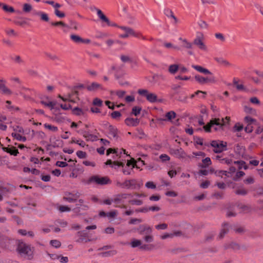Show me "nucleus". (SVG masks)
Instances as JSON below:
<instances>
[{
  "label": "nucleus",
  "mask_w": 263,
  "mask_h": 263,
  "mask_svg": "<svg viewBox=\"0 0 263 263\" xmlns=\"http://www.w3.org/2000/svg\"><path fill=\"white\" fill-rule=\"evenodd\" d=\"M229 118L226 117L225 119H215L210 121L209 123L203 126V128L206 132H210L211 129L215 131H221L223 127L229 122Z\"/></svg>",
  "instance_id": "nucleus-1"
},
{
  "label": "nucleus",
  "mask_w": 263,
  "mask_h": 263,
  "mask_svg": "<svg viewBox=\"0 0 263 263\" xmlns=\"http://www.w3.org/2000/svg\"><path fill=\"white\" fill-rule=\"evenodd\" d=\"M198 72L205 76V77H203L198 74V83L205 84L216 82V79L213 73L208 69L201 66H198Z\"/></svg>",
  "instance_id": "nucleus-2"
},
{
  "label": "nucleus",
  "mask_w": 263,
  "mask_h": 263,
  "mask_svg": "<svg viewBox=\"0 0 263 263\" xmlns=\"http://www.w3.org/2000/svg\"><path fill=\"white\" fill-rule=\"evenodd\" d=\"M18 253L23 257L31 259L33 257V250L30 245L23 242H20L17 247Z\"/></svg>",
  "instance_id": "nucleus-3"
},
{
  "label": "nucleus",
  "mask_w": 263,
  "mask_h": 263,
  "mask_svg": "<svg viewBox=\"0 0 263 263\" xmlns=\"http://www.w3.org/2000/svg\"><path fill=\"white\" fill-rule=\"evenodd\" d=\"M230 229H233L234 231L239 234L242 233L244 232L245 230L242 227H239L238 228H235L234 226L232 225H230V224L228 223H224L222 225V228L221 229L220 232L219 234V238L221 239L228 232H229Z\"/></svg>",
  "instance_id": "nucleus-4"
},
{
  "label": "nucleus",
  "mask_w": 263,
  "mask_h": 263,
  "mask_svg": "<svg viewBox=\"0 0 263 263\" xmlns=\"http://www.w3.org/2000/svg\"><path fill=\"white\" fill-rule=\"evenodd\" d=\"M139 95L145 97L146 100L150 103H154L157 102H160L157 98V96L152 92H149L147 89H140L138 90Z\"/></svg>",
  "instance_id": "nucleus-5"
},
{
  "label": "nucleus",
  "mask_w": 263,
  "mask_h": 263,
  "mask_svg": "<svg viewBox=\"0 0 263 263\" xmlns=\"http://www.w3.org/2000/svg\"><path fill=\"white\" fill-rule=\"evenodd\" d=\"M210 145L213 147V151L216 153H220L227 150V143L223 141L213 140Z\"/></svg>",
  "instance_id": "nucleus-6"
},
{
  "label": "nucleus",
  "mask_w": 263,
  "mask_h": 263,
  "mask_svg": "<svg viewBox=\"0 0 263 263\" xmlns=\"http://www.w3.org/2000/svg\"><path fill=\"white\" fill-rule=\"evenodd\" d=\"M80 193L77 191H73L71 192H66L64 193L63 199L69 203L75 202L80 197Z\"/></svg>",
  "instance_id": "nucleus-7"
},
{
  "label": "nucleus",
  "mask_w": 263,
  "mask_h": 263,
  "mask_svg": "<svg viewBox=\"0 0 263 263\" xmlns=\"http://www.w3.org/2000/svg\"><path fill=\"white\" fill-rule=\"evenodd\" d=\"M89 182H94L99 185H105L111 183V181L108 177H100L93 176L90 178Z\"/></svg>",
  "instance_id": "nucleus-8"
},
{
  "label": "nucleus",
  "mask_w": 263,
  "mask_h": 263,
  "mask_svg": "<svg viewBox=\"0 0 263 263\" xmlns=\"http://www.w3.org/2000/svg\"><path fill=\"white\" fill-rule=\"evenodd\" d=\"M171 153L175 155L177 158L185 159L186 160L193 157V156L187 155L181 148L171 149Z\"/></svg>",
  "instance_id": "nucleus-9"
},
{
  "label": "nucleus",
  "mask_w": 263,
  "mask_h": 263,
  "mask_svg": "<svg viewBox=\"0 0 263 263\" xmlns=\"http://www.w3.org/2000/svg\"><path fill=\"white\" fill-rule=\"evenodd\" d=\"M76 237L78 238L76 241L78 243L87 242L90 241V239L88 238V233L86 230L79 231L76 234Z\"/></svg>",
  "instance_id": "nucleus-10"
},
{
  "label": "nucleus",
  "mask_w": 263,
  "mask_h": 263,
  "mask_svg": "<svg viewBox=\"0 0 263 263\" xmlns=\"http://www.w3.org/2000/svg\"><path fill=\"white\" fill-rule=\"evenodd\" d=\"M79 203H76V208L73 209V211L76 213H79L81 211H87L89 209V206L86 202H85L84 200L79 199Z\"/></svg>",
  "instance_id": "nucleus-11"
},
{
  "label": "nucleus",
  "mask_w": 263,
  "mask_h": 263,
  "mask_svg": "<svg viewBox=\"0 0 263 263\" xmlns=\"http://www.w3.org/2000/svg\"><path fill=\"white\" fill-rule=\"evenodd\" d=\"M124 189H136L139 188L140 184L138 183L137 181L135 179L126 180L124 182Z\"/></svg>",
  "instance_id": "nucleus-12"
},
{
  "label": "nucleus",
  "mask_w": 263,
  "mask_h": 263,
  "mask_svg": "<svg viewBox=\"0 0 263 263\" xmlns=\"http://www.w3.org/2000/svg\"><path fill=\"white\" fill-rule=\"evenodd\" d=\"M200 116L198 119V125H202L204 124V121L208 119V115L207 110L204 106L201 105L200 109Z\"/></svg>",
  "instance_id": "nucleus-13"
},
{
  "label": "nucleus",
  "mask_w": 263,
  "mask_h": 263,
  "mask_svg": "<svg viewBox=\"0 0 263 263\" xmlns=\"http://www.w3.org/2000/svg\"><path fill=\"white\" fill-rule=\"evenodd\" d=\"M118 131L116 127L112 125H109L108 127V137L110 139L117 140L118 139Z\"/></svg>",
  "instance_id": "nucleus-14"
},
{
  "label": "nucleus",
  "mask_w": 263,
  "mask_h": 263,
  "mask_svg": "<svg viewBox=\"0 0 263 263\" xmlns=\"http://www.w3.org/2000/svg\"><path fill=\"white\" fill-rule=\"evenodd\" d=\"M138 231L140 235L151 234L152 233V229L149 226L143 224L139 227Z\"/></svg>",
  "instance_id": "nucleus-15"
},
{
  "label": "nucleus",
  "mask_w": 263,
  "mask_h": 263,
  "mask_svg": "<svg viewBox=\"0 0 263 263\" xmlns=\"http://www.w3.org/2000/svg\"><path fill=\"white\" fill-rule=\"evenodd\" d=\"M120 28L123 30L125 33L120 35V37L121 38H127L129 36H132L134 34V30L131 28L126 26H120Z\"/></svg>",
  "instance_id": "nucleus-16"
},
{
  "label": "nucleus",
  "mask_w": 263,
  "mask_h": 263,
  "mask_svg": "<svg viewBox=\"0 0 263 263\" xmlns=\"http://www.w3.org/2000/svg\"><path fill=\"white\" fill-rule=\"evenodd\" d=\"M134 167L135 164L132 162L127 161L125 167L122 169V172L124 175H129Z\"/></svg>",
  "instance_id": "nucleus-17"
},
{
  "label": "nucleus",
  "mask_w": 263,
  "mask_h": 263,
  "mask_svg": "<svg viewBox=\"0 0 263 263\" xmlns=\"http://www.w3.org/2000/svg\"><path fill=\"white\" fill-rule=\"evenodd\" d=\"M140 121L138 118H127L125 120V123L128 126H137L139 124Z\"/></svg>",
  "instance_id": "nucleus-18"
},
{
  "label": "nucleus",
  "mask_w": 263,
  "mask_h": 263,
  "mask_svg": "<svg viewBox=\"0 0 263 263\" xmlns=\"http://www.w3.org/2000/svg\"><path fill=\"white\" fill-rule=\"evenodd\" d=\"M87 89L89 91H95L98 89H102L103 87L100 84L96 82H93L87 86Z\"/></svg>",
  "instance_id": "nucleus-19"
},
{
  "label": "nucleus",
  "mask_w": 263,
  "mask_h": 263,
  "mask_svg": "<svg viewBox=\"0 0 263 263\" xmlns=\"http://www.w3.org/2000/svg\"><path fill=\"white\" fill-rule=\"evenodd\" d=\"M201 163L198 164V166L201 168H206L212 164L211 159L209 157L202 158Z\"/></svg>",
  "instance_id": "nucleus-20"
},
{
  "label": "nucleus",
  "mask_w": 263,
  "mask_h": 263,
  "mask_svg": "<svg viewBox=\"0 0 263 263\" xmlns=\"http://www.w3.org/2000/svg\"><path fill=\"white\" fill-rule=\"evenodd\" d=\"M10 243V240L7 237L2 235L0 234V245L2 247L6 248Z\"/></svg>",
  "instance_id": "nucleus-21"
},
{
  "label": "nucleus",
  "mask_w": 263,
  "mask_h": 263,
  "mask_svg": "<svg viewBox=\"0 0 263 263\" xmlns=\"http://www.w3.org/2000/svg\"><path fill=\"white\" fill-rule=\"evenodd\" d=\"M79 132L83 135V137L86 139V140L94 141L97 139V137L96 136L89 134L86 131L81 130Z\"/></svg>",
  "instance_id": "nucleus-22"
},
{
  "label": "nucleus",
  "mask_w": 263,
  "mask_h": 263,
  "mask_svg": "<svg viewBox=\"0 0 263 263\" xmlns=\"http://www.w3.org/2000/svg\"><path fill=\"white\" fill-rule=\"evenodd\" d=\"M98 17L103 21L107 23L108 25H110L109 19L103 13L100 9H96Z\"/></svg>",
  "instance_id": "nucleus-23"
},
{
  "label": "nucleus",
  "mask_w": 263,
  "mask_h": 263,
  "mask_svg": "<svg viewBox=\"0 0 263 263\" xmlns=\"http://www.w3.org/2000/svg\"><path fill=\"white\" fill-rule=\"evenodd\" d=\"M198 49L204 52H208L209 49L206 44L202 41L200 36H198Z\"/></svg>",
  "instance_id": "nucleus-24"
},
{
  "label": "nucleus",
  "mask_w": 263,
  "mask_h": 263,
  "mask_svg": "<svg viewBox=\"0 0 263 263\" xmlns=\"http://www.w3.org/2000/svg\"><path fill=\"white\" fill-rule=\"evenodd\" d=\"M216 159L220 161L222 164H227L228 165H233L234 161L229 158H221V156H216Z\"/></svg>",
  "instance_id": "nucleus-25"
},
{
  "label": "nucleus",
  "mask_w": 263,
  "mask_h": 263,
  "mask_svg": "<svg viewBox=\"0 0 263 263\" xmlns=\"http://www.w3.org/2000/svg\"><path fill=\"white\" fill-rule=\"evenodd\" d=\"M2 148L4 151H5L8 153H9L11 155H13L14 156H16L17 154L18 153V150L14 147H3Z\"/></svg>",
  "instance_id": "nucleus-26"
},
{
  "label": "nucleus",
  "mask_w": 263,
  "mask_h": 263,
  "mask_svg": "<svg viewBox=\"0 0 263 263\" xmlns=\"http://www.w3.org/2000/svg\"><path fill=\"white\" fill-rule=\"evenodd\" d=\"M51 146L53 147H58L62 145V141L59 139L53 138L50 139Z\"/></svg>",
  "instance_id": "nucleus-27"
},
{
  "label": "nucleus",
  "mask_w": 263,
  "mask_h": 263,
  "mask_svg": "<svg viewBox=\"0 0 263 263\" xmlns=\"http://www.w3.org/2000/svg\"><path fill=\"white\" fill-rule=\"evenodd\" d=\"M0 90L4 94H6V95H11L12 94L11 90L6 86L5 83H4L3 84H0Z\"/></svg>",
  "instance_id": "nucleus-28"
},
{
  "label": "nucleus",
  "mask_w": 263,
  "mask_h": 263,
  "mask_svg": "<svg viewBox=\"0 0 263 263\" xmlns=\"http://www.w3.org/2000/svg\"><path fill=\"white\" fill-rule=\"evenodd\" d=\"M34 14L36 15H39L41 16V18L42 20L45 21V22H48L49 20L48 15L47 13H44L42 11H36L34 12Z\"/></svg>",
  "instance_id": "nucleus-29"
},
{
  "label": "nucleus",
  "mask_w": 263,
  "mask_h": 263,
  "mask_svg": "<svg viewBox=\"0 0 263 263\" xmlns=\"http://www.w3.org/2000/svg\"><path fill=\"white\" fill-rule=\"evenodd\" d=\"M41 103L44 105L45 106L50 108L51 109H52L55 105V103L54 102L51 101H46L45 100H42L41 101Z\"/></svg>",
  "instance_id": "nucleus-30"
},
{
  "label": "nucleus",
  "mask_w": 263,
  "mask_h": 263,
  "mask_svg": "<svg viewBox=\"0 0 263 263\" xmlns=\"http://www.w3.org/2000/svg\"><path fill=\"white\" fill-rule=\"evenodd\" d=\"M176 113L174 111H168L167 112L166 114H165V118L166 119H160V120H161V121H165V120H171L172 119H174L176 117Z\"/></svg>",
  "instance_id": "nucleus-31"
},
{
  "label": "nucleus",
  "mask_w": 263,
  "mask_h": 263,
  "mask_svg": "<svg viewBox=\"0 0 263 263\" xmlns=\"http://www.w3.org/2000/svg\"><path fill=\"white\" fill-rule=\"evenodd\" d=\"M164 13L168 17H171L174 19L175 23L177 22V18L174 15L171 10L166 8L164 10Z\"/></svg>",
  "instance_id": "nucleus-32"
},
{
  "label": "nucleus",
  "mask_w": 263,
  "mask_h": 263,
  "mask_svg": "<svg viewBox=\"0 0 263 263\" xmlns=\"http://www.w3.org/2000/svg\"><path fill=\"white\" fill-rule=\"evenodd\" d=\"M234 164L237 165L239 169L243 168L245 170L248 168V166L246 165V162L243 161H234Z\"/></svg>",
  "instance_id": "nucleus-33"
},
{
  "label": "nucleus",
  "mask_w": 263,
  "mask_h": 263,
  "mask_svg": "<svg viewBox=\"0 0 263 263\" xmlns=\"http://www.w3.org/2000/svg\"><path fill=\"white\" fill-rule=\"evenodd\" d=\"M11 135L13 137L15 138L17 140L22 142H25L27 140L26 138L24 136H21L20 134L16 133H12Z\"/></svg>",
  "instance_id": "nucleus-34"
},
{
  "label": "nucleus",
  "mask_w": 263,
  "mask_h": 263,
  "mask_svg": "<svg viewBox=\"0 0 263 263\" xmlns=\"http://www.w3.org/2000/svg\"><path fill=\"white\" fill-rule=\"evenodd\" d=\"M73 113L77 116H84L85 114V111L82 109L76 107L72 109Z\"/></svg>",
  "instance_id": "nucleus-35"
},
{
  "label": "nucleus",
  "mask_w": 263,
  "mask_h": 263,
  "mask_svg": "<svg viewBox=\"0 0 263 263\" xmlns=\"http://www.w3.org/2000/svg\"><path fill=\"white\" fill-rule=\"evenodd\" d=\"M179 40L182 42L181 47L186 49H191L192 48V44L191 43L187 42L186 40H183L181 37H180Z\"/></svg>",
  "instance_id": "nucleus-36"
},
{
  "label": "nucleus",
  "mask_w": 263,
  "mask_h": 263,
  "mask_svg": "<svg viewBox=\"0 0 263 263\" xmlns=\"http://www.w3.org/2000/svg\"><path fill=\"white\" fill-rule=\"evenodd\" d=\"M70 37V39L76 43H81L82 41H84L82 37L77 35L71 34Z\"/></svg>",
  "instance_id": "nucleus-37"
},
{
  "label": "nucleus",
  "mask_w": 263,
  "mask_h": 263,
  "mask_svg": "<svg viewBox=\"0 0 263 263\" xmlns=\"http://www.w3.org/2000/svg\"><path fill=\"white\" fill-rule=\"evenodd\" d=\"M214 174L216 176L222 177L223 176H226L229 177L230 176L228 175V172L223 170H218L214 172Z\"/></svg>",
  "instance_id": "nucleus-38"
},
{
  "label": "nucleus",
  "mask_w": 263,
  "mask_h": 263,
  "mask_svg": "<svg viewBox=\"0 0 263 263\" xmlns=\"http://www.w3.org/2000/svg\"><path fill=\"white\" fill-rule=\"evenodd\" d=\"M55 224L62 228H65L68 225V222L63 219H59L55 222Z\"/></svg>",
  "instance_id": "nucleus-39"
},
{
  "label": "nucleus",
  "mask_w": 263,
  "mask_h": 263,
  "mask_svg": "<svg viewBox=\"0 0 263 263\" xmlns=\"http://www.w3.org/2000/svg\"><path fill=\"white\" fill-rule=\"evenodd\" d=\"M233 84L235 85V87H236L237 89L238 90H243L245 89V86L243 84H239L238 83V80L236 78L233 79Z\"/></svg>",
  "instance_id": "nucleus-40"
},
{
  "label": "nucleus",
  "mask_w": 263,
  "mask_h": 263,
  "mask_svg": "<svg viewBox=\"0 0 263 263\" xmlns=\"http://www.w3.org/2000/svg\"><path fill=\"white\" fill-rule=\"evenodd\" d=\"M7 105L6 107L10 111H17L19 110V108L18 107L11 105V102L10 101H7L6 102Z\"/></svg>",
  "instance_id": "nucleus-41"
},
{
  "label": "nucleus",
  "mask_w": 263,
  "mask_h": 263,
  "mask_svg": "<svg viewBox=\"0 0 263 263\" xmlns=\"http://www.w3.org/2000/svg\"><path fill=\"white\" fill-rule=\"evenodd\" d=\"M141 244V240L136 239H133L130 242V246L132 248L140 247Z\"/></svg>",
  "instance_id": "nucleus-42"
},
{
  "label": "nucleus",
  "mask_w": 263,
  "mask_h": 263,
  "mask_svg": "<svg viewBox=\"0 0 263 263\" xmlns=\"http://www.w3.org/2000/svg\"><path fill=\"white\" fill-rule=\"evenodd\" d=\"M178 66L176 64L171 65L168 68L169 72L172 74H175L178 70Z\"/></svg>",
  "instance_id": "nucleus-43"
},
{
  "label": "nucleus",
  "mask_w": 263,
  "mask_h": 263,
  "mask_svg": "<svg viewBox=\"0 0 263 263\" xmlns=\"http://www.w3.org/2000/svg\"><path fill=\"white\" fill-rule=\"evenodd\" d=\"M204 169L200 170L198 171V174L201 176H206L208 175L210 172H213L214 171L212 169L210 170H206V168H203Z\"/></svg>",
  "instance_id": "nucleus-44"
},
{
  "label": "nucleus",
  "mask_w": 263,
  "mask_h": 263,
  "mask_svg": "<svg viewBox=\"0 0 263 263\" xmlns=\"http://www.w3.org/2000/svg\"><path fill=\"white\" fill-rule=\"evenodd\" d=\"M50 244L51 246H52L53 247L55 248H59L61 246V242L57 239L51 240L50 241Z\"/></svg>",
  "instance_id": "nucleus-45"
},
{
  "label": "nucleus",
  "mask_w": 263,
  "mask_h": 263,
  "mask_svg": "<svg viewBox=\"0 0 263 263\" xmlns=\"http://www.w3.org/2000/svg\"><path fill=\"white\" fill-rule=\"evenodd\" d=\"M244 121L247 124H252L256 122V120L255 119L252 118L250 116L245 117Z\"/></svg>",
  "instance_id": "nucleus-46"
},
{
  "label": "nucleus",
  "mask_w": 263,
  "mask_h": 263,
  "mask_svg": "<svg viewBox=\"0 0 263 263\" xmlns=\"http://www.w3.org/2000/svg\"><path fill=\"white\" fill-rule=\"evenodd\" d=\"M215 60L219 64L225 65V66H228L230 65V63L227 61L225 60L222 58H215Z\"/></svg>",
  "instance_id": "nucleus-47"
},
{
  "label": "nucleus",
  "mask_w": 263,
  "mask_h": 263,
  "mask_svg": "<svg viewBox=\"0 0 263 263\" xmlns=\"http://www.w3.org/2000/svg\"><path fill=\"white\" fill-rule=\"evenodd\" d=\"M44 126L46 128H47L51 131H52V132H55L58 131V127L52 125L51 124L45 123V124H44Z\"/></svg>",
  "instance_id": "nucleus-48"
},
{
  "label": "nucleus",
  "mask_w": 263,
  "mask_h": 263,
  "mask_svg": "<svg viewBox=\"0 0 263 263\" xmlns=\"http://www.w3.org/2000/svg\"><path fill=\"white\" fill-rule=\"evenodd\" d=\"M226 248H232L234 250H238L240 249V246L237 243L235 242H231L229 246L226 247Z\"/></svg>",
  "instance_id": "nucleus-49"
},
{
  "label": "nucleus",
  "mask_w": 263,
  "mask_h": 263,
  "mask_svg": "<svg viewBox=\"0 0 263 263\" xmlns=\"http://www.w3.org/2000/svg\"><path fill=\"white\" fill-rule=\"evenodd\" d=\"M3 6V10L8 12H13L14 11V9L13 7L8 6L6 5H2L0 3V6Z\"/></svg>",
  "instance_id": "nucleus-50"
},
{
  "label": "nucleus",
  "mask_w": 263,
  "mask_h": 263,
  "mask_svg": "<svg viewBox=\"0 0 263 263\" xmlns=\"http://www.w3.org/2000/svg\"><path fill=\"white\" fill-rule=\"evenodd\" d=\"M11 59L17 64H21L24 62L20 55H15L14 57H12Z\"/></svg>",
  "instance_id": "nucleus-51"
},
{
  "label": "nucleus",
  "mask_w": 263,
  "mask_h": 263,
  "mask_svg": "<svg viewBox=\"0 0 263 263\" xmlns=\"http://www.w3.org/2000/svg\"><path fill=\"white\" fill-rule=\"evenodd\" d=\"M141 110V108L137 106H135L132 109V114L137 116L140 114Z\"/></svg>",
  "instance_id": "nucleus-52"
},
{
  "label": "nucleus",
  "mask_w": 263,
  "mask_h": 263,
  "mask_svg": "<svg viewBox=\"0 0 263 263\" xmlns=\"http://www.w3.org/2000/svg\"><path fill=\"white\" fill-rule=\"evenodd\" d=\"M129 202L133 205H141L143 204V201L140 199H133L129 201Z\"/></svg>",
  "instance_id": "nucleus-53"
},
{
  "label": "nucleus",
  "mask_w": 263,
  "mask_h": 263,
  "mask_svg": "<svg viewBox=\"0 0 263 263\" xmlns=\"http://www.w3.org/2000/svg\"><path fill=\"white\" fill-rule=\"evenodd\" d=\"M235 193L237 195H246L247 194L248 191L243 188H241L236 190Z\"/></svg>",
  "instance_id": "nucleus-54"
},
{
  "label": "nucleus",
  "mask_w": 263,
  "mask_h": 263,
  "mask_svg": "<svg viewBox=\"0 0 263 263\" xmlns=\"http://www.w3.org/2000/svg\"><path fill=\"white\" fill-rule=\"evenodd\" d=\"M145 236L143 237L144 241L146 242H151L154 240L153 236L151 234H145Z\"/></svg>",
  "instance_id": "nucleus-55"
},
{
  "label": "nucleus",
  "mask_w": 263,
  "mask_h": 263,
  "mask_svg": "<svg viewBox=\"0 0 263 263\" xmlns=\"http://www.w3.org/2000/svg\"><path fill=\"white\" fill-rule=\"evenodd\" d=\"M114 254V251H109L105 252H102L99 254V255L102 257H107L113 255Z\"/></svg>",
  "instance_id": "nucleus-56"
},
{
  "label": "nucleus",
  "mask_w": 263,
  "mask_h": 263,
  "mask_svg": "<svg viewBox=\"0 0 263 263\" xmlns=\"http://www.w3.org/2000/svg\"><path fill=\"white\" fill-rule=\"evenodd\" d=\"M145 186L147 189H155L156 188V185L152 181L147 182L145 183Z\"/></svg>",
  "instance_id": "nucleus-57"
},
{
  "label": "nucleus",
  "mask_w": 263,
  "mask_h": 263,
  "mask_svg": "<svg viewBox=\"0 0 263 263\" xmlns=\"http://www.w3.org/2000/svg\"><path fill=\"white\" fill-rule=\"evenodd\" d=\"M124 164L122 162L114 161V163L113 165L111 166V167L115 170H118L120 166L124 167Z\"/></svg>",
  "instance_id": "nucleus-58"
},
{
  "label": "nucleus",
  "mask_w": 263,
  "mask_h": 263,
  "mask_svg": "<svg viewBox=\"0 0 263 263\" xmlns=\"http://www.w3.org/2000/svg\"><path fill=\"white\" fill-rule=\"evenodd\" d=\"M44 2L46 4H48L52 5L55 8H58L61 7L60 4H59V3H54V2L52 1H45Z\"/></svg>",
  "instance_id": "nucleus-59"
},
{
  "label": "nucleus",
  "mask_w": 263,
  "mask_h": 263,
  "mask_svg": "<svg viewBox=\"0 0 263 263\" xmlns=\"http://www.w3.org/2000/svg\"><path fill=\"white\" fill-rule=\"evenodd\" d=\"M58 209L61 212H70L71 211L70 208L65 205H61Z\"/></svg>",
  "instance_id": "nucleus-60"
},
{
  "label": "nucleus",
  "mask_w": 263,
  "mask_h": 263,
  "mask_svg": "<svg viewBox=\"0 0 263 263\" xmlns=\"http://www.w3.org/2000/svg\"><path fill=\"white\" fill-rule=\"evenodd\" d=\"M121 116V114L119 111H113L111 114V117L113 119H117L120 118Z\"/></svg>",
  "instance_id": "nucleus-61"
},
{
  "label": "nucleus",
  "mask_w": 263,
  "mask_h": 263,
  "mask_svg": "<svg viewBox=\"0 0 263 263\" xmlns=\"http://www.w3.org/2000/svg\"><path fill=\"white\" fill-rule=\"evenodd\" d=\"M32 9V6L29 4H25L23 6V11L25 12H29Z\"/></svg>",
  "instance_id": "nucleus-62"
},
{
  "label": "nucleus",
  "mask_w": 263,
  "mask_h": 263,
  "mask_svg": "<svg viewBox=\"0 0 263 263\" xmlns=\"http://www.w3.org/2000/svg\"><path fill=\"white\" fill-rule=\"evenodd\" d=\"M159 158L162 162H166L170 159V157L166 154H162L159 156Z\"/></svg>",
  "instance_id": "nucleus-63"
},
{
  "label": "nucleus",
  "mask_w": 263,
  "mask_h": 263,
  "mask_svg": "<svg viewBox=\"0 0 263 263\" xmlns=\"http://www.w3.org/2000/svg\"><path fill=\"white\" fill-rule=\"evenodd\" d=\"M243 126L240 123H236L234 126V129L236 132H240L242 130Z\"/></svg>",
  "instance_id": "nucleus-64"
}]
</instances>
